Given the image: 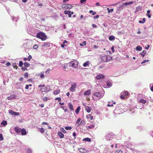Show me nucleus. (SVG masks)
<instances>
[{
  "label": "nucleus",
  "instance_id": "1",
  "mask_svg": "<svg viewBox=\"0 0 153 153\" xmlns=\"http://www.w3.org/2000/svg\"><path fill=\"white\" fill-rule=\"evenodd\" d=\"M101 59L103 62L109 61L112 59V57L109 55L102 54L101 55Z\"/></svg>",
  "mask_w": 153,
  "mask_h": 153
},
{
  "label": "nucleus",
  "instance_id": "2",
  "mask_svg": "<svg viewBox=\"0 0 153 153\" xmlns=\"http://www.w3.org/2000/svg\"><path fill=\"white\" fill-rule=\"evenodd\" d=\"M36 37L41 39L42 41L46 40L47 38V36L44 33L40 32L37 34Z\"/></svg>",
  "mask_w": 153,
  "mask_h": 153
},
{
  "label": "nucleus",
  "instance_id": "3",
  "mask_svg": "<svg viewBox=\"0 0 153 153\" xmlns=\"http://www.w3.org/2000/svg\"><path fill=\"white\" fill-rule=\"evenodd\" d=\"M78 62L76 60H74L69 63V65L74 68H76L78 67Z\"/></svg>",
  "mask_w": 153,
  "mask_h": 153
},
{
  "label": "nucleus",
  "instance_id": "4",
  "mask_svg": "<svg viewBox=\"0 0 153 153\" xmlns=\"http://www.w3.org/2000/svg\"><path fill=\"white\" fill-rule=\"evenodd\" d=\"M70 66L69 65L68 63H65L64 64V66L63 67V70L65 71H68L70 69Z\"/></svg>",
  "mask_w": 153,
  "mask_h": 153
},
{
  "label": "nucleus",
  "instance_id": "5",
  "mask_svg": "<svg viewBox=\"0 0 153 153\" xmlns=\"http://www.w3.org/2000/svg\"><path fill=\"white\" fill-rule=\"evenodd\" d=\"M72 6L71 4H64L63 5L62 7L65 9H70L72 7Z\"/></svg>",
  "mask_w": 153,
  "mask_h": 153
},
{
  "label": "nucleus",
  "instance_id": "6",
  "mask_svg": "<svg viewBox=\"0 0 153 153\" xmlns=\"http://www.w3.org/2000/svg\"><path fill=\"white\" fill-rule=\"evenodd\" d=\"M94 95L97 97L98 99H100L102 97L103 95L100 93L96 92L94 93Z\"/></svg>",
  "mask_w": 153,
  "mask_h": 153
},
{
  "label": "nucleus",
  "instance_id": "7",
  "mask_svg": "<svg viewBox=\"0 0 153 153\" xmlns=\"http://www.w3.org/2000/svg\"><path fill=\"white\" fill-rule=\"evenodd\" d=\"M76 86V83L74 82L73 84L71 86L70 88V91L71 92L74 91L75 89Z\"/></svg>",
  "mask_w": 153,
  "mask_h": 153
},
{
  "label": "nucleus",
  "instance_id": "8",
  "mask_svg": "<svg viewBox=\"0 0 153 153\" xmlns=\"http://www.w3.org/2000/svg\"><path fill=\"white\" fill-rule=\"evenodd\" d=\"M78 150L80 152L82 153H85L88 152V151L87 150L85 149L82 148L79 149Z\"/></svg>",
  "mask_w": 153,
  "mask_h": 153
},
{
  "label": "nucleus",
  "instance_id": "9",
  "mask_svg": "<svg viewBox=\"0 0 153 153\" xmlns=\"http://www.w3.org/2000/svg\"><path fill=\"white\" fill-rule=\"evenodd\" d=\"M84 94L85 96H88L90 95L91 94V90L90 89L87 90L84 93Z\"/></svg>",
  "mask_w": 153,
  "mask_h": 153
},
{
  "label": "nucleus",
  "instance_id": "10",
  "mask_svg": "<svg viewBox=\"0 0 153 153\" xmlns=\"http://www.w3.org/2000/svg\"><path fill=\"white\" fill-rule=\"evenodd\" d=\"M104 77L105 76H104L101 74L97 75L96 77V79L98 80L101 79L102 78H104Z\"/></svg>",
  "mask_w": 153,
  "mask_h": 153
},
{
  "label": "nucleus",
  "instance_id": "11",
  "mask_svg": "<svg viewBox=\"0 0 153 153\" xmlns=\"http://www.w3.org/2000/svg\"><path fill=\"white\" fill-rule=\"evenodd\" d=\"M21 129L17 126H16L14 128V130L17 133H19L21 132Z\"/></svg>",
  "mask_w": 153,
  "mask_h": 153
},
{
  "label": "nucleus",
  "instance_id": "12",
  "mask_svg": "<svg viewBox=\"0 0 153 153\" xmlns=\"http://www.w3.org/2000/svg\"><path fill=\"white\" fill-rule=\"evenodd\" d=\"M85 109L87 112L88 113L90 112L92 110L91 107L88 106H86L85 107Z\"/></svg>",
  "mask_w": 153,
  "mask_h": 153
},
{
  "label": "nucleus",
  "instance_id": "13",
  "mask_svg": "<svg viewBox=\"0 0 153 153\" xmlns=\"http://www.w3.org/2000/svg\"><path fill=\"white\" fill-rule=\"evenodd\" d=\"M9 112L12 114L14 115H18L19 114V112H14L12 110H10L9 111Z\"/></svg>",
  "mask_w": 153,
  "mask_h": 153
},
{
  "label": "nucleus",
  "instance_id": "14",
  "mask_svg": "<svg viewBox=\"0 0 153 153\" xmlns=\"http://www.w3.org/2000/svg\"><path fill=\"white\" fill-rule=\"evenodd\" d=\"M81 120V119L80 118H79L76 121V124H78V126H79V125H81V123L82 122H85V121H81L80 123V121Z\"/></svg>",
  "mask_w": 153,
  "mask_h": 153
},
{
  "label": "nucleus",
  "instance_id": "15",
  "mask_svg": "<svg viewBox=\"0 0 153 153\" xmlns=\"http://www.w3.org/2000/svg\"><path fill=\"white\" fill-rule=\"evenodd\" d=\"M42 47H48L50 46V43H45L44 42L42 44Z\"/></svg>",
  "mask_w": 153,
  "mask_h": 153
},
{
  "label": "nucleus",
  "instance_id": "16",
  "mask_svg": "<svg viewBox=\"0 0 153 153\" xmlns=\"http://www.w3.org/2000/svg\"><path fill=\"white\" fill-rule=\"evenodd\" d=\"M21 134L22 135H25L27 134V132L25 129L24 128H22L21 129Z\"/></svg>",
  "mask_w": 153,
  "mask_h": 153
},
{
  "label": "nucleus",
  "instance_id": "17",
  "mask_svg": "<svg viewBox=\"0 0 153 153\" xmlns=\"http://www.w3.org/2000/svg\"><path fill=\"white\" fill-rule=\"evenodd\" d=\"M50 89V87L49 85H47L46 88H44V91H49Z\"/></svg>",
  "mask_w": 153,
  "mask_h": 153
},
{
  "label": "nucleus",
  "instance_id": "18",
  "mask_svg": "<svg viewBox=\"0 0 153 153\" xmlns=\"http://www.w3.org/2000/svg\"><path fill=\"white\" fill-rule=\"evenodd\" d=\"M58 135L61 138H62L64 137V134L61 132H59L58 133Z\"/></svg>",
  "mask_w": 153,
  "mask_h": 153
},
{
  "label": "nucleus",
  "instance_id": "19",
  "mask_svg": "<svg viewBox=\"0 0 153 153\" xmlns=\"http://www.w3.org/2000/svg\"><path fill=\"white\" fill-rule=\"evenodd\" d=\"M106 83L107 86L108 87H110L112 85L110 81H108L106 82Z\"/></svg>",
  "mask_w": 153,
  "mask_h": 153
},
{
  "label": "nucleus",
  "instance_id": "20",
  "mask_svg": "<svg viewBox=\"0 0 153 153\" xmlns=\"http://www.w3.org/2000/svg\"><path fill=\"white\" fill-rule=\"evenodd\" d=\"M86 127L87 128L91 129L94 127V125H90V126H86Z\"/></svg>",
  "mask_w": 153,
  "mask_h": 153
},
{
  "label": "nucleus",
  "instance_id": "21",
  "mask_svg": "<svg viewBox=\"0 0 153 153\" xmlns=\"http://www.w3.org/2000/svg\"><path fill=\"white\" fill-rule=\"evenodd\" d=\"M91 140V139L88 137L85 138L83 140V141H87L88 142H90Z\"/></svg>",
  "mask_w": 153,
  "mask_h": 153
},
{
  "label": "nucleus",
  "instance_id": "22",
  "mask_svg": "<svg viewBox=\"0 0 153 153\" xmlns=\"http://www.w3.org/2000/svg\"><path fill=\"white\" fill-rule=\"evenodd\" d=\"M136 50L137 51H141L142 50V47L140 46H137L136 48Z\"/></svg>",
  "mask_w": 153,
  "mask_h": 153
},
{
  "label": "nucleus",
  "instance_id": "23",
  "mask_svg": "<svg viewBox=\"0 0 153 153\" xmlns=\"http://www.w3.org/2000/svg\"><path fill=\"white\" fill-rule=\"evenodd\" d=\"M86 117L88 119L90 118V119L91 120H92L93 119V117L91 116V114H89L86 116Z\"/></svg>",
  "mask_w": 153,
  "mask_h": 153
},
{
  "label": "nucleus",
  "instance_id": "24",
  "mask_svg": "<svg viewBox=\"0 0 153 153\" xmlns=\"http://www.w3.org/2000/svg\"><path fill=\"white\" fill-rule=\"evenodd\" d=\"M80 109V107L78 106L75 110V112L76 114H78Z\"/></svg>",
  "mask_w": 153,
  "mask_h": 153
},
{
  "label": "nucleus",
  "instance_id": "25",
  "mask_svg": "<svg viewBox=\"0 0 153 153\" xmlns=\"http://www.w3.org/2000/svg\"><path fill=\"white\" fill-rule=\"evenodd\" d=\"M69 106L70 108V109L71 110H74V107L72 104L71 103H69Z\"/></svg>",
  "mask_w": 153,
  "mask_h": 153
},
{
  "label": "nucleus",
  "instance_id": "26",
  "mask_svg": "<svg viewBox=\"0 0 153 153\" xmlns=\"http://www.w3.org/2000/svg\"><path fill=\"white\" fill-rule=\"evenodd\" d=\"M24 66L26 67H29L30 66V64L27 62H24Z\"/></svg>",
  "mask_w": 153,
  "mask_h": 153
},
{
  "label": "nucleus",
  "instance_id": "27",
  "mask_svg": "<svg viewBox=\"0 0 153 153\" xmlns=\"http://www.w3.org/2000/svg\"><path fill=\"white\" fill-rule=\"evenodd\" d=\"M60 92V90H55L54 92V94L56 95L59 94Z\"/></svg>",
  "mask_w": 153,
  "mask_h": 153
},
{
  "label": "nucleus",
  "instance_id": "28",
  "mask_svg": "<svg viewBox=\"0 0 153 153\" xmlns=\"http://www.w3.org/2000/svg\"><path fill=\"white\" fill-rule=\"evenodd\" d=\"M142 10V8L140 7H137L136 8V11H141Z\"/></svg>",
  "mask_w": 153,
  "mask_h": 153
},
{
  "label": "nucleus",
  "instance_id": "29",
  "mask_svg": "<svg viewBox=\"0 0 153 153\" xmlns=\"http://www.w3.org/2000/svg\"><path fill=\"white\" fill-rule=\"evenodd\" d=\"M107 9L108 10V13H112L114 11V9H109V8H107Z\"/></svg>",
  "mask_w": 153,
  "mask_h": 153
},
{
  "label": "nucleus",
  "instance_id": "30",
  "mask_svg": "<svg viewBox=\"0 0 153 153\" xmlns=\"http://www.w3.org/2000/svg\"><path fill=\"white\" fill-rule=\"evenodd\" d=\"M146 51L144 50L140 53V54L143 56H144L146 54Z\"/></svg>",
  "mask_w": 153,
  "mask_h": 153
},
{
  "label": "nucleus",
  "instance_id": "31",
  "mask_svg": "<svg viewBox=\"0 0 153 153\" xmlns=\"http://www.w3.org/2000/svg\"><path fill=\"white\" fill-rule=\"evenodd\" d=\"M145 18H143L142 19V21L140 20L139 21V22L140 23L143 24L145 22Z\"/></svg>",
  "mask_w": 153,
  "mask_h": 153
},
{
  "label": "nucleus",
  "instance_id": "32",
  "mask_svg": "<svg viewBox=\"0 0 153 153\" xmlns=\"http://www.w3.org/2000/svg\"><path fill=\"white\" fill-rule=\"evenodd\" d=\"M114 39H115V37L114 36H110L109 37V39L111 41V40H114Z\"/></svg>",
  "mask_w": 153,
  "mask_h": 153
},
{
  "label": "nucleus",
  "instance_id": "33",
  "mask_svg": "<svg viewBox=\"0 0 153 153\" xmlns=\"http://www.w3.org/2000/svg\"><path fill=\"white\" fill-rule=\"evenodd\" d=\"M140 102L142 103L143 104H145L146 103V100H145L143 99H141L140 100Z\"/></svg>",
  "mask_w": 153,
  "mask_h": 153
},
{
  "label": "nucleus",
  "instance_id": "34",
  "mask_svg": "<svg viewBox=\"0 0 153 153\" xmlns=\"http://www.w3.org/2000/svg\"><path fill=\"white\" fill-rule=\"evenodd\" d=\"M7 124V122L6 121H3L1 123V124L4 126H6Z\"/></svg>",
  "mask_w": 153,
  "mask_h": 153
},
{
  "label": "nucleus",
  "instance_id": "35",
  "mask_svg": "<svg viewBox=\"0 0 153 153\" xmlns=\"http://www.w3.org/2000/svg\"><path fill=\"white\" fill-rule=\"evenodd\" d=\"M89 64L88 61H87L86 62L84 63L83 64V66L84 67H86Z\"/></svg>",
  "mask_w": 153,
  "mask_h": 153
},
{
  "label": "nucleus",
  "instance_id": "36",
  "mask_svg": "<svg viewBox=\"0 0 153 153\" xmlns=\"http://www.w3.org/2000/svg\"><path fill=\"white\" fill-rule=\"evenodd\" d=\"M133 3V1H129L128 3H125L123 4L124 5H127L128 4H132Z\"/></svg>",
  "mask_w": 153,
  "mask_h": 153
},
{
  "label": "nucleus",
  "instance_id": "37",
  "mask_svg": "<svg viewBox=\"0 0 153 153\" xmlns=\"http://www.w3.org/2000/svg\"><path fill=\"white\" fill-rule=\"evenodd\" d=\"M39 131L41 133H44V131H45V130L43 128H39Z\"/></svg>",
  "mask_w": 153,
  "mask_h": 153
},
{
  "label": "nucleus",
  "instance_id": "38",
  "mask_svg": "<svg viewBox=\"0 0 153 153\" xmlns=\"http://www.w3.org/2000/svg\"><path fill=\"white\" fill-rule=\"evenodd\" d=\"M19 66L20 67H22V66L23 65V62L22 61H19Z\"/></svg>",
  "mask_w": 153,
  "mask_h": 153
},
{
  "label": "nucleus",
  "instance_id": "39",
  "mask_svg": "<svg viewBox=\"0 0 153 153\" xmlns=\"http://www.w3.org/2000/svg\"><path fill=\"white\" fill-rule=\"evenodd\" d=\"M4 140L2 134H1L0 133V141L3 140Z\"/></svg>",
  "mask_w": 153,
  "mask_h": 153
},
{
  "label": "nucleus",
  "instance_id": "40",
  "mask_svg": "<svg viewBox=\"0 0 153 153\" xmlns=\"http://www.w3.org/2000/svg\"><path fill=\"white\" fill-rule=\"evenodd\" d=\"M10 96L11 97V98H12V99H15L16 98V96L14 94L10 95Z\"/></svg>",
  "mask_w": 153,
  "mask_h": 153
},
{
  "label": "nucleus",
  "instance_id": "41",
  "mask_svg": "<svg viewBox=\"0 0 153 153\" xmlns=\"http://www.w3.org/2000/svg\"><path fill=\"white\" fill-rule=\"evenodd\" d=\"M66 130H70L71 129V127L70 126H67L65 128Z\"/></svg>",
  "mask_w": 153,
  "mask_h": 153
},
{
  "label": "nucleus",
  "instance_id": "42",
  "mask_svg": "<svg viewBox=\"0 0 153 153\" xmlns=\"http://www.w3.org/2000/svg\"><path fill=\"white\" fill-rule=\"evenodd\" d=\"M64 13L65 14H68L69 13H70V11L69 10H65Z\"/></svg>",
  "mask_w": 153,
  "mask_h": 153
},
{
  "label": "nucleus",
  "instance_id": "43",
  "mask_svg": "<svg viewBox=\"0 0 153 153\" xmlns=\"http://www.w3.org/2000/svg\"><path fill=\"white\" fill-rule=\"evenodd\" d=\"M123 94L124 96H128V93L127 91H126L123 93Z\"/></svg>",
  "mask_w": 153,
  "mask_h": 153
},
{
  "label": "nucleus",
  "instance_id": "44",
  "mask_svg": "<svg viewBox=\"0 0 153 153\" xmlns=\"http://www.w3.org/2000/svg\"><path fill=\"white\" fill-rule=\"evenodd\" d=\"M61 108H62L65 111V112H66L67 111V108H66V107L65 106H62Z\"/></svg>",
  "mask_w": 153,
  "mask_h": 153
},
{
  "label": "nucleus",
  "instance_id": "45",
  "mask_svg": "<svg viewBox=\"0 0 153 153\" xmlns=\"http://www.w3.org/2000/svg\"><path fill=\"white\" fill-rule=\"evenodd\" d=\"M32 56L31 55H30L28 56V61H30V59H32Z\"/></svg>",
  "mask_w": 153,
  "mask_h": 153
},
{
  "label": "nucleus",
  "instance_id": "46",
  "mask_svg": "<svg viewBox=\"0 0 153 153\" xmlns=\"http://www.w3.org/2000/svg\"><path fill=\"white\" fill-rule=\"evenodd\" d=\"M48 100V98L47 97H45L43 98L42 99V100L44 102L47 101Z\"/></svg>",
  "mask_w": 153,
  "mask_h": 153
},
{
  "label": "nucleus",
  "instance_id": "47",
  "mask_svg": "<svg viewBox=\"0 0 153 153\" xmlns=\"http://www.w3.org/2000/svg\"><path fill=\"white\" fill-rule=\"evenodd\" d=\"M25 77H27L28 76V74L27 72L25 73L24 75Z\"/></svg>",
  "mask_w": 153,
  "mask_h": 153
},
{
  "label": "nucleus",
  "instance_id": "48",
  "mask_svg": "<svg viewBox=\"0 0 153 153\" xmlns=\"http://www.w3.org/2000/svg\"><path fill=\"white\" fill-rule=\"evenodd\" d=\"M21 69H22V70H23V71L27 70V68H26V67H22L21 68Z\"/></svg>",
  "mask_w": 153,
  "mask_h": 153
},
{
  "label": "nucleus",
  "instance_id": "49",
  "mask_svg": "<svg viewBox=\"0 0 153 153\" xmlns=\"http://www.w3.org/2000/svg\"><path fill=\"white\" fill-rule=\"evenodd\" d=\"M43 74H44L42 72H41V73L40 77L42 78H43L44 77Z\"/></svg>",
  "mask_w": 153,
  "mask_h": 153
},
{
  "label": "nucleus",
  "instance_id": "50",
  "mask_svg": "<svg viewBox=\"0 0 153 153\" xmlns=\"http://www.w3.org/2000/svg\"><path fill=\"white\" fill-rule=\"evenodd\" d=\"M55 100H58L59 102H60L61 101V98L60 97L56 98Z\"/></svg>",
  "mask_w": 153,
  "mask_h": 153
},
{
  "label": "nucleus",
  "instance_id": "51",
  "mask_svg": "<svg viewBox=\"0 0 153 153\" xmlns=\"http://www.w3.org/2000/svg\"><path fill=\"white\" fill-rule=\"evenodd\" d=\"M6 65L7 66H9L10 65H11V64L9 62H7L6 64Z\"/></svg>",
  "mask_w": 153,
  "mask_h": 153
},
{
  "label": "nucleus",
  "instance_id": "52",
  "mask_svg": "<svg viewBox=\"0 0 153 153\" xmlns=\"http://www.w3.org/2000/svg\"><path fill=\"white\" fill-rule=\"evenodd\" d=\"M45 86V85L43 84V85H39L38 86V88H41V87H43Z\"/></svg>",
  "mask_w": 153,
  "mask_h": 153
},
{
  "label": "nucleus",
  "instance_id": "53",
  "mask_svg": "<svg viewBox=\"0 0 153 153\" xmlns=\"http://www.w3.org/2000/svg\"><path fill=\"white\" fill-rule=\"evenodd\" d=\"M38 5L40 7H41L43 5V4L40 3H38Z\"/></svg>",
  "mask_w": 153,
  "mask_h": 153
},
{
  "label": "nucleus",
  "instance_id": "54",
  "mask_svg": "<svg viewBox=\"0 0 153 153\" xmlns=\"http://www.w3.org/2000/svg\"><path fill=\"white\" fill-rule=\"evenodd\" d=\"M38 47V46L37 45H36L33 46V48L34 49H37Z\"/></svg>",
  "mask_w": 153,
  "mask_h": 153
},
{
  "label": "nucleus",
  "instance_id": "55",
  "mask_svg": "<svg viewBox=\"0 0 153 153\" xmlns=\"http://www.w3.org/2000/svg\"><path fill=\"white\" fill-rule=\"evenodd\" d=\"M146 16H147L149 18H150L151 17V15L150 14V13H147Z\"/></svg>",
  "mask_w": 153,
  "mask_h": 153
},
{
  "label": "nucleus",
  "instance_id": "56",
  "mask_svg": "<svg viewBox=\"0 0 153 153\" xmlns=\"http://www.w3.org/2000/svg\"><path fill=\"white\" fill-rule=\"evenodd\" d=\"M122 153V152L121 150L117 151L115 152V153Z\"/></svg>",
  "mask_w": 153,
  "mask_h": 153
},
{
  "label": "nucleus",
  "instance_id": "57",
  "mask_svg": "<svg viewBox=\"0 0 153 153\" xmlns=\"http://www.w3.org/2000/svg\"><path fill=\"white\" fill-rule=\"evenodd\" d=\"M73 135L74 137V139H76V133L75 132H74L73 134Z\"/></svg>",
  "mask_w": 153,
  "mask_h": 153
},
{
  "label": "nucleus",
  "instance_id": "58",
  "mask_svg": "<svg viewBox=\"0 0 153 153\" xmlns=\"http://www.w3.org/2000/svg\"><path fill=\"white\" fill-rule=\"evenodd\" d=\"M111 50L112 51V52L114 53V52L115 51L114 49V47L113 46H112L111 48Z\"/></svg>",
  "mask_w": 153,
  "mask_h": 153
},
{
  "label": "nucleus",
  "instance_id": "59",
  "mask_svg": "<svg viewBox=\"0 0 153 153\" xmlns=\"http://www.w3.org/2000/svg\"><path fill=\"white\" fill-rule=\"evenodd\" d=\"M42 125H48V123H47L45 122H43L42 123Z\"/></svg>",
  "mask_w": 153,
  "mask_h": 153
},
{
  "label": "nucleus",
  "instance_id": "60",
  "mask_svg": "<svg viewBox=\"0 0 153 153\" xmlns=\"http://www.w3.org/2000/svg\"><path fill=\"white\" fill-rule=\"evenodd\" d=\"M86 1V0H80V2L81 3H82L83 2H85Z\"/></svg>",
  "mask_w": 153,
  "mask_h": 153
},
{
  "label": "nucleus",
  "instance_id": "61",
  "mask_svg": "<svg viewBox=\"0 0 153 153\" xmlns=\"http://www.w3.org/2000/svg\"><path fill=\"white\" fill-rule=\"evenodd\" d=\"M49 69H47L45 71L46 74H48L49 73Z\"/></svg>",
  "mask_w": 153,
  "mask_h": 153
},
{
  "label": "nucleus",
  "instance_id": "62",
  "mask_svg": "<svg viewBox=\"0 0 153 153\" xmlns=\"http://www.w3.org/2000/svg\"><path fill=\"white\" fill-rule=\"evenodd\" d=\"M92 27L93 28H96V27H97V26L96 25H95V24H93L92 25Z\"/></svg>",
  "mask_w": 153,
  "mask_h": 153
},
{
  "label": "nucleus",
  "instance_id": "63",
  "mask_svg": "<svg viewBox=\"0 0 153 153\" xmlns=\"http://www.w3.org/2000/svg\"><path fill=\"white\" fill-rule=\"evenodd\" d=\"M25 89H28L29 88V85H26V86H25Z\"/></svg>",
  "mask_w": 153,
  "mask_h": 153
},
{
  "label": "nucleus",
  "instance_id": "64",
  "mask_svg": "<svg viewBox=\"0 0 153 153\" xmlns=\"http://www.w3.org/2000/svg\"><path fill=\"white\" fill-rule=\"evenodd\" d=\"M99 17V15H97L96 16H95L94 17V18H98Z\"/></svg>",
  "mask_w": 153,
  "mask_h": 153
}]
</instances>
